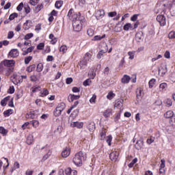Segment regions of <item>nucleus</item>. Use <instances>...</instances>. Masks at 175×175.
<instances>
[{
    "mask_svg": "<svg viewBox=\"0 0 175 175\" xmlns=\"http://www.w3.org/2000/svg\"><path fill=\"white\" fill-rule=\"evenodd\" d=\"M142 92V89H137V99H142V98H143V94Z\"/></svg>",
    "mask_w": 175,
    "mask_h": 175,
    "instance_id": "23",
    "label": "nucleus"
},
{
    "mask_svg": "<svg viewBox=\"0 0 175 175\" xmlns=\"http://www.w3.org/2000/svg\"><path fill=\"white\" fill-rule=\"evenodd\" d=\"M121 31H122V25L118 23L114 27V32H121Z\"/></svg>",
    "mask_w": 175,
    "mask_h": 175,
    "instance_id": "18",
    "label": "nucleus"
},
{
    "mask_svg": "<svg viewBox=\"0 0 175 175\" xmlns=\"http://www.w3.org/2000/svg\"><path fill=\"white\" fill-rule=\"evenodd\" d=\"M83 125H84V123L79 122H74L72 124H71V126L72 128L76 127V128H79V129H81Z\"/></svg>",
    "mask_w": 175,
    "mask_h": 175,
    "instance_id": "10",
    "label": "nucleus"
},
{
    "mask_svg": "<svg viewBox=\"0 0 175 175\" xmlns=\"http://www.w3.org/2000/svg\"><path fill=\"white\" fill-rule=\"evenodd\" d=\"M105 53H107V49H105V51L103 50L100 51L97 54L98 59H100V58H102V55H103V54H105Z\"/></svg>",
    "mask_w": 175,
    "mask_h": 175,
    "instance_id": "21",
    "label": "nucleus"
},
{
    "mask_svg": "<svg viewBox=\"0 0 175 175\" xmlns=\"http://www.w3.org/2000/svg\"><path fill=\"white\" fill-rule=\"evenodd\" d=\"M33 37V33H27L25 36V40H28L29 39H31V38Z\"/></svg>",
    "mask_w": 175,
    "mask_h": 175,
    "instance_id": "43",
    "label": "nucleus"
},
{
    "mask_svg": "<svg viewBox=\"0 0 175 175\" xmlns=\"http://www.w3.org/2000/svg\"><path fill=\"white\" fill-rule=\"evenodd\" d=\"M100 135V139L103 140L105 139V137H106V129H103L101 130Z\"/></svg>",
    "mask_w": 175,
    "mask_h": 175,
    "instance_id": "25",
    "label": "nucleus"
},
{
    "mask_svg": "<svg viewBox=\"0 0 175 175\" xmlns=\"http://www.w3.org/2000/svg\"><path fill=\"white\" fill-rule=\"evenodd\" d=\"M169 39H174L175 38V31H171L168 34Z\"/></svg>",
    "mask_w": 175,
    "mask_h": 175,
    "instance_id": "41",
    "label": "nucleus"
},
{
    "mask_svg": "<svg viewBox=\"0 0 175 175\" xmlns=\"http://www.w3.org/2000/svg\"><path fill=\"white\" fill-rule=\"evenodd\" d=\"M16 17H18V14L14 12L10 15L9 20H10V21H12V20H14L15 18H16Z\"/></svg>",
    "mask_w": 175,
    "mask_h": 175,
    "instance_id": "28",
    "label": "nucleus"
},
{
    "mask_svg": "<svg viewBox=\"0 0 175 175\" xmlns=\"http://www.w3.org/2000/svg\"><path fill=\"white\" fill-rule=\"evenodd\" d=\"M111 140H113V137H111V135H108L107 139V143H108V146H111Z\"/></svg>",
    "mask_w": 175,
    "mask_h": 175,
    "instance_id": "40",
    "label": "nucleus"
},
{
    "mask_svg": "<svg viewBox=\"0 0 175 175\" xmlns=\"http://www.w3.org/2000/svg\"><path fill=\"white\" fill-rule=\"evenodd\" d=\"M23 8H24V3H21L16 8V10L18 12H21L23 10Z\"/></svg>",
    "mask_w": 175,
    "mask_h": 175,
    "instance_id": "42",
    "label": "nucleus"
},
{
    "mask_svg": "<svg viewBox=\"0 0 175 175\" xmlns=\"http://www.w3.org/2000/svg\"><path fill=\"white\" fill-rule=\"evenodd\" d=\"M66 50H68V47L65 45L62 46L59 49V51H62L64 54L66 53Z\"/></svg>",
    "mask_w": 175,
    "mask_h": 175,
    "instance_id": "38",
    "label": "nucleus"
},
{
    "mask_svg": "<svg viewBox=\"0 0 175 175\" xmlns=\"http://www.w3.org/2000/svg\"><path fill=\"white\" fill-rule=\"evenodd\" d=\"M19 55L20 53H18V50L12 49L8 53V57H12V58H17Z\"/></svg>",
    "mask_w": 175,
    "mask_h": 175,
    "instance_id": "6",
    "label": "nucleus"
},
{
    "mask_svg": "<svg viewBox=\"0 0 175 175\" xmlns=\"http://www.w3.org/2000/svg\"><path fill=\"white\" fill-rule=\"evenodd\" d=\"M109 17H114L115 16H117V12H111L108 14Z\"/></svg>",
    "mask_w": 175,
    "mask_h": 175,
    "instance_id": "57",
    "label": "nucleus"
},
{
    "mask_svg": "<svg viewBox=\"0 0 175 175\" xmlns=\"http://www.w3.org/2000/svg\"><path fill=\"white\" fill-rule=\"evenodd\" d=\"M44 48V43H43V42L40 43L37 46L38 50H43Z\"/></svg>",
    "mask_w": 175,
    "mask_h": 175,
    "instance_id": "47",
    "label": "nucleus"
},
{
    "mask_svg": "<svg viewBox=\"0 0 175 175\" xmlns=\"http://www.w3.org/2000/svg\"><path fill=\"white\" fill-rule=\"evenodd\" d=\"M167 72V66L165 65L163 67H161V68H159V73L162 75V76H163V75H166V72Z\"/></svg>",
    "mask_w": 175,
    "mask_h": 175,
    "instance_id": "12",
    "label": "nucleus"
},
{
    "mask_svg": "<svg viewBox=\"0 0 175 175\" xmlns=\"http://www.w3.org/2000/svg\"><path fill=\"white\" fill-rule=\"evenodd\" d=\"M96 99V95L93 94L92 97L90 99V103H95Z\"/></svg>",
    "mask_w": 175,
    "mask_h": 175,
    "instance_id": "55",
    "label": "nucleus"
},
{
    "mask_svg": "<svg viewBox=\"0 0 175 175\" xmlns=\"http://www.w3.org/2000/svg\"><path fill=\"white\" fill-rule=\"evenodd\" d=\"M61 113H62V111H60L59 109H58L57 107H56V109L53 112V114L55 117H59V116H61Z\"/></svg>",
    "mask_w": 175,
    "mask_h": 175,
    "instance_id": "31",
    "label": "nucleus"
},
{
    "mask_svg": "<svg viewBox=\"0 0 175 175\" xmlns=\"http://www.w3.org/2000/svg\"><path fill=\"white\" fill-rule=\"evenodd\" d=\"M73 163L77 166H81L83 165V152L80 151L77 153L73 158Z\"/></svg>",
    "mask_w": 175,
    "mask_h": 175,
    "instance_id": "2",
    "label": "nucleus"
},
{
    "mask_svg": "<svg viewBox=\"0 0 175 175\" xmlns=\"http://www.w3.org/2000/svg\"><path fill=\"white\" fill-rule=\"evenodd\" d=\"M135 147L136 148V150H141L142 147H143V140L142 139H139L138 141H137Z\"/></svg>",
    "mask_w": 175,
    "mask_h": 175,
    "instance_id": "14",
    "label": "nucleus"
},
{
    "mask_svg": "<svg viewBox=\"0 0 175 175\" xmlns=\"http://www.w3.org/2000/svg\"><path fill=\"white\" fill-rule=\"evenodd\" d=\"M12 6V3L8 2L5 4V5L4 6V10H8V9H10V7Z\"/></svg>",
    "mask_w": 175,
    "mask_h": 175,
    "instance_id": "56",
    "label": "nucleus"
},
{
    "mask_svg": "<svg viewBox=\"0 0 175 175\" xmlns=\"http://www.w3.org/2000/svg\"><path fill=\"white\" fill-rule=\"evenodd\" d=\"M128 55H129V59H133L135 58V52L129 51Z\"/></svg>",
    "mask_w": 175,
    "mask_h": 175,
    "instance_id": "45",
    "label": "nucleus"
},
{
    "mask_svg": "<svg viewBox=\"0 0 175 175\" xmlns=\"http://www.w3.org/2000/svg\"><path fill=\"white\" fill-rule=\"evenodd\" d=\"M33 142V137L32 135H29L27 138L26 143L27 144H31Z\"/></svg>",
    "mask_w": 175,
    "mask_h": 175,
    "instance_id": "26",
    "label": "nucleus"
},
{
    "mask_svg": "<svg viewBox=\"0 0 175 175\" xmlns=\"http://www.w3.org/2000/svg\"><path fill=\"white\" fill-rule=\"evenodd\" d=\"M174 116L173 111H168L164 114L165 118H172Z\"/></svg>",
    "mask_w": 175,
    "mask_h": 175,
    "instance_id": "16",
    "label": "nucleus"
},
{
    "mask_svg": "<svg viewBox=\"0 0 175 175\" xmlns=\"http://www.w3.org/2000/svg\"><path fill=\"white\" fill-rule=\"evenodd\" d=\"M35 68H36V65L32 64L27 68V71L29 72V73H31V72L35 70Z\"/></svg>",
    "mask_w": 175,
    "mask_h": 175,
    "instance_id": "24",
    "label": "nucleus"
},
{
    "mask_svg": "<svg viewBox=\"0 0 175 175\" xmlns=\"http://www.w3.org/2000/svg\"><path fill=\"white\" fill-rule=\"evenodd\" d=\"M161 165H160V169H164L165 167V159H161Z\"/></svg>",
    "mask_w": 175,
    "mask_h": 175,
    "instance_id": "61",
    "label": "nucleus"
},
{
    "mask_svg": "<svg viewBox=\"0 0 175 175\" xmlns=\"http://www.w3.org/2000/svg\"><path fill=\"white\" fill-rule=\"evenodd\" d=\"M31 24H32L31 21H26V23H24V26L26 27L25 29H29V28L31 27Z\"/></svg>",
    "mask_w": 175,
    "mask_h": 175,
    "instance_id": "30",
    "label": "nucleus"
},
{
    "mask_svg": "<svg viewBox=\"0 0 175 175\" xmlns=\"http://www.w3.org/2000/svg\"><path fill=\"white\" fill-rule=\"evenodd\" d=\"M14 36V33L13 31H10L8 35V39H12Z\"/></svg>",
    "mask_w": 175,
    "mask_h": 175,
    "instance_id": "60",
    "label": "nucleus"
},
{
    "mask_svg": "<svg viewBox=\"0 0 175 175\" xmlns=\"http://www.w3.org/2000/svg\"><path fill=\"white\" fill-rule=\"evenodd\" d=\"M170 79L171 81H173V83H175V72H172L170 74Z\"/></svg>",
    "mask_w": 175,
    "mask_h": 175,
    "instance_id": "49",
    "label": "nucleus"
},
{
    "mask_svg": "<svg viewBox=\"0 0 175 175\" xmlns=\"http://www.w3.org/2000/svg\"><path fill=\"white\" fill-rule=\"evenodd\" d=\"M155 83V79H152L149 81V88H152L154 87V84Z\"/></svg>",
    "mask_w": 175,
    "mask_h": 175,
    "instance_id": "37",
    "label": "nucleus"
},
{
    "mask_svg": "<svg viewBox=\"0 0 175 175\" xmlns=\"http://www.w3.org/2000/svg\"><path fill=\"white\" fill-rule=\"evenodd\" d=\"M170 125H175V116H172V118H170Z\"/></svg>",
    "mask_w": 175,
    "mask_h": 175,
    "instance_id": "46",
    "label": "nucleus"
},
{
    "mask_svg": "<svg viewBox=\"0 0 175 175\" xmlns=\"http://www.w3.org/2000/svg\"><path fill=\"white\" fill-rule=\"evenodd\" d=\"M31 61H32V56H28L25 58V64L26 65H28V64H29V62H31Z\"/></svg>",
    "mask_w": 175,
    "mask_h": 175,
    "instance_id": "35",
    "label": "nucleus"
},
{
    "mask_svg": "<svg viewBox=\"0 0 175 175\" xmlns=\"http://www.w3.org/2000/svg\"><path fill=\"white\" fill-rule=\"evenodd\" d=\"M121 118V110H120V112L116 114L115 117V122H117L118 120H120Z\"/></svg>",
    "mask_w": 175,
    "mask_h": 175,
    "instance_id": "48",
    "label": "nucleus"
},
{
    "mask_svg": "<svg viewBox=\"0 0 175 175\" xmlns=\"http://www.w3.org/2000/svg\"><path fill=\"white\" fill-rule=\"evenodd\" d=\"M39 0H30V3L33 6H36V5H38V2Z\"/></svg>",
    "mask_w": 175,
    "mask_h": 175,
    "instance_id": "59",
    "label": "nucleus"
},
{
    "mask_svg": "<svg viewBox=\"0 0 175 175\" xmlns=\"http://www.w3.org/2000/svg\"><path fill=\"white\" fill-rule=\"evenodd\" d=\"M94 29H88V35L89 36H94Z\"/></svg>",
    "mask_w": 175,
    "mask_h": 175,
    "instance_id": "50",
    "label": "nucleus"
},
{
    "mask_svg": "<svg viewBox=\"0 0 175 175\" xmlns=\"http://www.w3.org/2000/svg\"><path fill=\"white\" fill-rule=\"evenodd\" d=\"M103 116L104 117H105V118H107V117H110V116H111V109H108L105 110L103 113Z\"/></svg>",
    "mask_w": 175,
    "mask_h": 175,
    "instance_id": "17",
    "label": "nucleus"
},
{
    "mask_svg": "<svg viewBox=\"0 0 175 175\" xmlns=\"http://www.w3.org/2000/svg\"><path fill=\"white\" fill-rule=\"evenodd\" d=\"M72 172V168H70V167H68L65 170V173H66V175H70Z\"/></svg>",
    "mask_w": 175,
    "mask_h": 175,
    "instance_id": "52",
    "label": "nucleus"
},
{
    "mask_svg": "<svg viewBox=\"0 0 175 175\" xmlns=\"http://www.w3.org/2000/svg\"><path fill=\"white\" fill-rule=\"evenodd\" d=\"M131 81V77L124 75V77L122 78V83H123V84H128V83H129V81Z\"/></svg>",
    "mask_w": 175,
    "mask_h": 175,
    "instance_id": "13",
    "label": "nucleus"
},
{
    "mask_svg": "<svg viewBox=\"0 0 175 175\" xmlns=\"http://www.w3.org/2000/svg\"><path fill=\"white\" fill-rule=\"evenodd\" d=\"M65 107H66V105L65 104V103H61L60 104H59L57 107V108L60 111H63V110L65 109Z\"/></svg>",
    "mask_w": 175,
    "mask_h": 175,
    "instance_id": "19",
    "label": "nucleus"
},
{
    "mask_svg": "<svg viewBox=\"0 0 175 175\" xmlns=\"http://www.w3.org/2000/svg\"><path fill=\"white\" fill-rule=\"evenodd\" d=\"M90 53H85L83 59L79 62L80 68L83 69V66H87V64H88V61H90Z\"/></svg>",
    "mask_w": 175,
    "mask_h": 175,
    "instance_id": "4",
    "label": "nucleus"
},
{
    "mask_svg": "<svg viewBox=\"0 0 175 175\" xmlns=\"http://www.w3.org/2000/svg\"><path fill=\"white\" fill-rule=\"evenodd\" d=\"M12 111H13L12 109H8V110L5 111L3 112L4 116L5 117H9V116H10V114H12V113H13Z\"/></svg>",
    "mask_w": 175,
    "mask_h": 175,
    "instance_id": "33",
    "label": "nucleus"
},
{
    "mask_svg": "<svg viewBox=\"0 0 175 175\" xmlns=\"http://www.w3.org/2000/svg\"><path fill=\"white\" fill-rule=\"evenodd\" d=\"M164 57H165V58H170V52L169 51H166L164 54Z\"/></svg>",
    "mask_w": 175,
    "mask_h": 175,
    "instance_id": "64",
    "label": "nucleus"
},
{
    "mask_svg": "<svg viewBox=\"0 0 175 175\" xmlns=\"http://www.w3.org/2000/svg\"><path fill=\"white\" fill-rule=\"evenodd\" d=\"M62 5H64V1L59 0L55 2V6L57 9H60V8H62Z\"/></svg>",
    "mask_w": 175,
    "mask_h": 175,
    "instance_id": "20",
    "label": "nucleus"
},
{
    "mask_svg": "<svg viewBox=\"0 0 175 175\" xmlns=\"http://www.w3.org/2000/svg\"><path fill=\"white\" fill-rule=\"evenodd\" d=\"M166 87H167V84H166V83H161L159 85V88H161V90H165Z\"/></svg>",
    "mask_w": 175,
    "mask_h": 175,
    "instance_id": "58",
    "label": "nucleus"
},
{
    "mask_svg": "<svg viewBox=\"0 0 175 175\" xmlns=\"http://www.w3.org/2000/svg\"><path fill=\"white\" fill-rule=\"evenodd\" d=\"M135 39L137 42H142L143 40V32L139 31L135 34Z\"/></svg>",
    "mask_w": 175,
    "mask_h": 175,
    "instance_id": "11",
    "label": "nucleus"
},
{
    "mask_svg": "<svg viewBox=\"0 0 175 175\" xmlns=\"http://www.w3.org/2000/svg\"><path fill=\"white\" fill-rule=\"evenodd\" d=\"M110 70V68H109V67H106L105 69H104V75L105 76H109V72Z\"/></svg>",
    "mask_w": 175,
    "mask_h": 175,
    "instance_id": "53",
    "label": "nucleus"
},
{
    "mask_svg": "<svg viewBox=\"0 0 175 175\" xmlns=\"http://www.w3.org/2000/svg\"><path fill=\"white\" fill-rule=\"evenodd\" d=\"M42 9H43V4H39L38 5L36 8H35V12H36L37 13H38V12H40V10H42Z\"/></svg>",
    "mask_w": 175,
    "mask_h": 175,
    "instance_id": "32",
    "label": "nucleus"
},
{
    "mask_svg": "<svg viewBox=\"0 0 175 175\" xmlns=\"http://www.w3.org/2000/svg\"><path fill=\"white\" fill-rule=\"evenodd\" d=\"M115 96L113 92H109L107 96V99L111 100L113 99V96Z\"/></svg>",
    "mask_w": 175,
    "mask_h": 175,
    "instance_id": "39",
    "label": "nucleus"
},
{
    "mask_svg": "<svg viewBox=\"0 0 175 175\" xmlns=\"http://www.w3.org/2000/svg\"><path fill=\"white\" fill-rule=\"evenodd\" d=\"M122 103H124V100L118 99L116 101L115 107H118V109L122 107Z\"/></svg>",
    "mask_w": 175,
    "mask_h": 175,
    "instance_id": "15",
    "label": "nucleus"
},
{
    "mask_svg": "<svg viewBox=\"0 0 175 175\" xmlns=\"http://www.w3.org/2000/svg\"><path fill=\"white\" fill-rule=\"evenodd\" d=\"M88 129L90 132H94L95 131V123L92 122L89 124Z\"/></svg>",
    "mask_w": 175,
    "mask_h": 175,
    "instance_id": "22",
    "label": "nucleus"
},
{
    "mask_svg": "<svg viewBox=\"0 0 175 175\" xmlns=\"http://www.w3.org/2000/svg\"><path fill=\"white\" fill-rule=\"evenodd\" d=\"M106 37V34H104L103 36H96L94 37L93 40H102L103 38Z\"/></svg>",
    "mask_w": 175,
    "mask_h": 175,
    "instance_id": "34",
    "label": "nucleus"
},
{
    "mask_svg": "<svg viewBox=\"0 0 175 175\" xmlns=\"http://www.w3.org/2000/svg\"><path fill=\"white\" fill-rule=\"evenodd\" d=\"M72 92H80V88L73 87Z\"/></svg>",
    "mask_w": 175,
    "mask_h": 175,
    "instance_id": "62",
    "label": "nucleus"
},
{
    "mask_svg": "<svg viewBox=\"0 0 175 175\" xmlns=\"http://www.w3.org/2000/svg\"><path fill=\"white\" fill-rule=\"evenodd\" d=\"M129 28L132 29V24L131 23H126V25H124L123 29L124 31H129Z\"/></svg>",
    "mask_w": 175,
    "mask_h": 175,
    "instance_id": "29",
    "label": "nucleus"
},
{
    "mask_svg": "<svg viewBox=\"0 0 175 175\" xmlns=\"http://www.w3.org/2000/svg\"><path fill=\"white\" fill-rule=\"evenodd\" d=\"M31 122L34 128H38L39 126V122L38 120H33Z\"/></svg>",
    "mask_w": 175,
    "mask_h": 175,
    "instance_id": "44",
    "label": "nucleus"
},
{
    "mask_svg": "<svg viewBox=\"0 0 175 175\" xmlns=\"http://www.w3.org/2000/svg\"><path fill=\"white\" fill-rule=\"evenodd\" d=\"M109 158L111 161H113L114 162H116V161H117V159H118V152H113L110 153Z\"/></svg>",
    "mask_w": 175,
    "mask_h": 175,
    "instance_id": "9",
    "label": "nucleus"
},
{
    "mask_svg": "<svg viewBox=\"0 0 175 175\" xmlns=\"http://www.w3.org/2000/svg\"><path fill=\"white\" fill-rule=\"evenodd\" d=\"M165 103L168 107H170L172 105V100L170 98H167L165 100Z\"/></svg>",
    "mask_w": 175,
    "mask_h": 175,
    "instance_id": "51",
    "label": "nucleus"
},
{
    "mask_svg": "<svg viewBox=\"0 0 175 175\" xmlns=\"http://www.w3.org/2000/svg\"><path fill=\"white\" fill-rule=\"evenodd\" d=\"M43 70V64L40 63L37 66V72H42Z\"/></svg>",
    "mask_w": 175,
    "mask_h": 175,
    "instance_id": "36",
    "label": "nucleus"
},
{
    "mask_svg": "<svg viewBox=\"0 0 175 175\" xmlns=\"http://www.w3.org/2000/svg\"><path fill=\"white\" fill-rule=\"evenodd\" d=\"M80 99V95L69 94L68 97V102H73V100H77Z\"/></svg>",
    "mask_w": 175,
    "mask_h": 175,
    "instance_id": "8",
    "label": "nucleus"
},
{
    "mask_svg": "<svg viewBox=\"0 0 175 175\" xmlns=\"http://www.w3.org/2000/svg\"><path fill=\"white\" fill-rule=\"evenodd\" d=\"M72 82H73V79L72 77H69L66 79V84H72Z\"/></svg>",
    "mask_w": 175,
    "mask_h": 175,
    "instance_id": "54",
    "label": "nucleus"
},
{
    "mask_svg": "<svg viewBox=\"0 0 175 175\" xmlns=\"http://www.w3.org/2000/svg\"><path fill=\"white\" fill-rule=\"evenodd\" d=\"M0 133H1L3 136H6V135H8V130L5 129L3 126H0Z\"/></svg>",
    "mask_w": 175,
    "mask_h": 175,
    "instance_id": "27",
    "label": "nucleus"
},
{
    "mask_svg": "<svg viewBox=\"0 0 175 175\" xmlns=\"http://www.w3.org/2000/svg\"><path fill=\"white\" fill-rule=\"evenodd\" d=\"M72 18L74 31L76 32H80V31L83 29V23H85V18H84V16H81L80 12L78 14H74L72 15Z\"/></svg>",
    "mask_w": 175,
    "mask_h": 175,
    "instance_id": "1",
    "label": "nucleus"
},
{
    "mask_svg": "<svg viewBox=\"0 0 175 175\" xmlns=\"http://www.w3.org/2000/svg\"><path fill=\"white\" fill-rule=\"evenodd\" d=\"M16 64L14 60H9V59H4L3 62L0 63V68H2V66H6L7 68H13Z\"/></svg>",
    "mask_w": 175,
    "mask_h": 175,
    "instance_id": "3",
    "label": "nucleus"
},
{
    "mask_svg": "<svg viewBox=\"0 0 175 175\" xmlns=\"http://www.w3.org/2000/svg\"><path fill=\"white\" fill-rule=\"evenodd\" d=\"M68 155H70V148H66L62 152V157L63 158H68Z\"/></svg>",
    "mask_w": 175,
    "mask_h": 175,
    "instance_id": "7",
    "label": "nucleus"
},
{
    "mask_svg": "<svg viewBox=\"0 0 175 175\" xmlns=\"http://www.w3.org/2000/svg\"><path fill=\"white\" fill-rule=\"evenodd\" d=\"M157 21L159 23L161 27H165L166 25V18L163 15H158L157 16Z\"/></svg>",
    "mask_w": 175,
    "mask_h": 175,
    "instance_id": "5",
    "label": "nucleus"
},
{
    "mask_svg": "<svg viewBox=\"0 0 175 175\" xmlns=\"http://www.w3.org/2000/svg\"><path fill=\"white\" fill-rule=\"evenodd\" d=\"M139 15L138 14H134L131 18V21H136V20H137V16Z\"/></svg>",
    "mask_w": 175,
    "mask_h": 175,
    "instance_id": "63",
    "label": "nucleus"
}]
</instances>
